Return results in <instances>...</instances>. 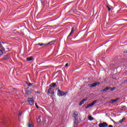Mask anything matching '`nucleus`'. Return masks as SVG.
<instances>
[{"label":"nucleus","mask_w":127,"mask_h":127,"mask_svg":"<svg viewBox=\"0 0 127 127\" xmlns=\"http://www.w3.org/2000/svg\"><path fill=\"white\" fill-rule=\"evenodd\" d=\"M109 90L113 92V91H115V90H116V87H107L104 88V89L100 90V92H107V91H109Z\"/></svg>","instance_id":"f257e3e1"},{"label":"nucleus","mask_w":127,"mask_h":127,"mask_svg":"<svg viewBox=\"0 0 127 127\" xmlns=\"http://www.w3.org/2000/svg\"><path fill=\"white\" fill-rule=\"evenodd\" d=\"M32 93V89H29V87H28L25 89V95L26 96H29Z\"/></svg>","instance_id":"f03ea898"},{"label":"nucleus","mask_w":127,"mask_h":127,"mask_svg":"<svg viewBox=\"0 0 127 127\" xmlns=\"http://www.w3.org/2000/svg\"><path fill=\"white\" fill-rule=\"evenodd\" d=\"M67 93H65L64 91H62L60 89H58V96H59V97H63V96H66V94Z\"/></svg>","instance_id":"7ed1b4c3"},{"label":"nucleus","mask_w":127,"mask_h":127,"mask_svg":"<svg viewBox=\"0 0 127 127\" xmlns=\"http://www.w3.org/2000/svg\"><path fill=\"white\" fill-rule=\"evenodd\" d=\"M42 123L43 126H45V127H48L49 125V123H48V121L46 120V119H45V118L42 117Z\"/></svg>","instance_id":"20e7f679"},{"label":"nucleus","mask_w":127,"mask_h":127,"mask_svg":"<svg viewBox=\"0 0 127 127\" xmlns=\"http://www.w3.org/2000/svg\"><path fill=\"white\" fill-rule=\"evenodd\" d=\"M28 101L29 105H30L31 106H32V105H34V97H32V98L29 97L28 98Z\"/></svg>","instance_id":"39448f33"},{"label":"nucleus","mask_w":127,"mask_h":127,"mask_svg":"<svg viewBox=\"0 0 127 127\" xmlns=\"http://www.w3.org/2000/svg\"><path fill=\"white\" fill-rule=\"evenodd\" d=\"M3 60H5V61L9 60V59H10V54L7 53V54H5L3 56Z\"/></svg>","instance_id":"423d86ee"},{"label":"nucleus","mask_w":127,"mask_h":127,"mask_svg":"<svg viewBox=\"0 0 127 127\" xmlns=\"http://www.w3.org/2000/svg\"><path fill=\"white\" fill-rule=\"evenodd\" d=\"M73 117L75 120V121L74 122V125H77V122L78 121V114H76L74 112L73 114Z\"/></svg>","instance_id":"0eeeda50"},{"label":"nucleus","mask_w":127,"mask_h":127,"mask_svg":"<svg viewBox=\"0 0 127 127\" xmlns=\"http://www.w3.org/2000/svg\"><path fill=\"white\" fill-rule=\"evenodd\" d=\"M101 84V82H94L92 84H90L88 85L89 88H94V87H96L97 85H100Z\"/></svg>","instance_id":"6e6552de"},{"label":"nucleus","mask_w":127,"mask_h":127,"mask_svg":"<svg viewBox=\"0 0 127 127\" xmlns=\"http://www.w3.org/2000/svg\"><path fill=\"white\" fill-rule=\"evenodd\" d=\"M108 126V124L106 122H103V123H100L98 125L99 127H107Z\"/></svg>","instance_id":"1a4fd4ad"},{"label":"nucleus","mask_w":127,"mask_h":127,"mask_svg":"<svg viewBox=\"0 0 127 127\" xmlns=\"http://www.w3.org/2000/svg\"><path fill=\"white\" fill-rule=\"evenodd\" d=\"M86 101L87 99H83L79 102V106H82V105H83L85 102H86Z\"/></svg>","instance_id":"9d476101"},{"label":"nucleus","mask_w":127,"mask_h":127,"mask_svg":"<svg viewBox=\"0 0 127 127\" xmlns=\"http://www.w3.org/2000/svg\"><path fill=\"white\" fill-rule=\"evenodd\" d=\"M27 86L29 87H32V88H35V85H34V83H27Z\"/></svg>","instance_id":"9b49d317"},{"label":"nucleus","mask_w":127,"mask_h":127,"mask_svg":"<svg viewBox=\"0 0 127 127\" xmlns=\"http://www.w3.org/2000/svg\"><path fill=\"white\" fill-rule=\"evenodd\" d=\"M37 123H42V117H39V118L37 120Z\"/></svg>","instance_id":"f8f14e48"},{"label":"nucleus","mask_w":127,"mask_h":127,"mask_svg":"<svg viewBox=\"0 0 127 127\" xmlns=\"http://www.w3.org/2000/svg\"><path fill=\"white\" fill-rule=\"evenodd\" d=\"M51 42H51L50 43H49V44H44L43 43H39L38 44H37V45H39L40 46H43V45H44V46H46V45H48V44H50V43H51Z\"/></svg>","instance_id":"ddd939ff"},{"label":"nucleus","mask_w":127,"mask_h":127,"mask_svg":"<svg viewBox=\"0 0 127 127\" xmlns=\"http://www.w3.org/2000/svg\"><path fill=\"white\" fill-rule=\"evenodd\" d=\"M74 27L71 28L70 33L68 35V36H71V34H73V33H74Z\"/></svg>","instance_id":"4468645a"},{"label":"nucleus","mask_w":127,"mask_h":127,"mask_svg":"<svg viewBox=\"0 0 127 127\" xmlns=\"http://www.w3.org/2000/svg\"><path fill=\"white\" fill-rule=\"evenodd\" d=\"M50 87H56V83L53 82L50 85Z\"/></svg>","instance_id":"2eb2a0df"},{"label":"nucleus","mask_w":127,"mask_h":127,"mask_svg":"<svg viewBox=\"0 0 127 127\" xmlns=\"http://www.w3.org/2000/svg\"><path fill=\"white\" fill-rule=\"evenodd\" d=\"M119 99H120V98H116V99H113V100H111L112 103H115L116 102H117V101H118Z\"/></svg>","instance_id":"dca6fc26"},{"label":"nucleus","mask_w":127,"mask_h":127,"mask_svg":"<svg viewBox=\"0 0 127 127\" xmlns=\"http://www.w3.org/2000/svg\"><path fill=\"white\" fill-rule=\"evenodd\" d=\"M92 106H94V104H93V103L89 104L88 106H87L85 108L86 109H88V108H89V107H92Z\"/></svg>","instance_id":"f3484780"},{"label":"nucleus","mask_w":127,"mask_h":127,"mask_svg":"<svg viewBox=\"0 0 127 127\" xmlns=\"http://www.w3.org/2000/svg\"><path fill=\"white\" fill-rule=\"evenodd\" d=\"M33 59V58H32V57H30L27 58V61H31V60H32Z\"/></svg>","instance_id":"a211bd4d"},{"label":"nucleus","mask_w":127,"mask_h":127,"mask_svg":"<svg viewBox=\"0 0 127 127\" xmlns=\"http://www.w3.org/2000/svg\"><path fill=\"white\" fill-rule=\"evenodd\" d=\"M126 120V118H123L122 120H120L119 123L120 124H123V122Z\"/></svg>","instance_id":"6ab92c4d"},{"label":"nucleus","mask_w":127,"mask_h":127,"mask_svg":"<svg viewBox=\"0 0 127 127\" xmlns=\"http://www.w3.org/2000/svg\"><path fill=\"white\" fill-rule=\"evenodd\" d=\"M88 119H89V121H93V120H94V118L93 117H92V116H89L88 117Z\"/></svg>","instance_id":"aec40b11"},{"label":"nucleus","mask_w":127,"mask_h":127,"mask_svg":"<svg viewBox=\"0 0 127 127\" xmlns=\"http://www.w3.org/2000/svg\"><path fill=\"white\" fill-rule=\"evenodd\" d=\"M51 90H52V88L50 87L49 88L48 90V94H50V92H51Z\"/></svg>","instance_id":"412c9836"},{"label":"nucleus","mask_w":127,"mask_h":127,"mask_svg":"<svg viewBox=\"0 0 127 127\" xmlns=\"http://www.w3.org/2000/svg\"><path fill=\"white\" fill-rule=\"evenodd\" d=\"M3 54V52H2V50H0V55H2Z\"/></svg>","instance_id":"4be33fe9"},{"label":"nucleus","mask_w":127,"mask_h":127,"mask_svg":"<svg viewBox=\"0 0 127 127\" xmlns=\"http://www.w3.org/2000/svg\"><path fill=\"white\" fill-rule=\"evenodd\" d=\"M51 95H54L55 93H54V91H52L51 92H50V93Z\"/></svg>","instance_id":"5701e85b"},{"label":"nucleus","mask_w":127,"mask_h":127,"mask_svg":"<svg viewBox=\"0 0 127 127\" xmlns=\"http://www.w3.org/2000/svg\"><path fill=\"white\" fill-rule=\"evenodd\" d=\"M107 7L108 8V11H110L111 10V8L109 7L108 5H107Z\"/></svg>","instance_id":"b1692460"},{"label":"nucleus","mask_w":127,"mask_h":127,"mask_svg":"<svg viewBox=\"0 0 127 127\" xmlns=\"http://www.w3.org/2000/svg\"><path fill=\"white\" fill-rule=\"evenodd\" d=\"M0 48L1 49H2V48H3V47H2V45H1V44L0 43Z\"/></svg>","instance_id":"393cba45"},{"label":"nucleus","mask_w":127,"mask_h":127,"mask_svg":"<svg viewBox=\"0 0 127 127\" xmlns=\"http://www.w3.org/2000/svg\"><path fill=\"white\" fill-rule=\"evenodd\" d=\"M96 103H97V100H95L92 102V104H93V105H95V104H96Z\"/></svg>","instance_id":"a878e982"},{"label":"nucleus","mask_w":127,"mask_h":127,"mask_svg":"<svg viewBox=\"0 0 127 127\" xmlns=\"http://www.w3.org/2000/svg\"><path fill=\"white\" fill-rule=\"evenodd\" d=\"M22 115V112H19V117H21Z\"/></svg>","instance_id":"bb28decb"},{"label":"nucleus","mask_w":127,"mask_h":127,"mask_svg":"<svg viewBox=\"0 0 127 127\" xmlns=\"http://www.w3.org/2000/svg\"><path fill=\"white\" fill-rule=\"evenodd\" d=\"M35 105L37 109H39V107H38V106H37V103H35Z\"/></svg>","instance_id":"cd10ccee"},{"label":"nucleus","mask_w":127,"mask_h":127,"mask_svg":"<svg viewBox=\"0 0 127 127\" xmlns=\"http://www.w3.org/2000/svg\"><path fill=\"white\" fill-rule=\"evenodd\" d=\"M68 66H69V64H65L64 67H68Z\"/></svg>","instance_id":"c85d7f7f"},{"label":"nucleus","mask_w":127,"mask_h":127,"mask_svg":"<svg viewBox=\"0 0 127 127\" xmlns=\"http://www.w3.org/2000/svg\"><path fill=\"white\" fill-rule=\"evenodd\" d=\"M35 93H37V94H40V91H35Z\"/></svg>","instance_id":"c756f323"},{"label":"nucleus","mask_w":127,"mask_h":127,"mask_svg":"<svg viewBox=\"0 0 127 127\" xmlns=\"http://www.w3.org/2000/svg\"><path fill=\"white\" fill-rule=\"evenodd\" d=\"M28 127H31V124H28Z\"/></svg>","instance_id":"7c9ffc66"},{"label":"nucleus","mask_w":127,"mask_h":127,"mask_svg":"<svg viewBox=\"0 0 127 127\" xmlns=\"http://www.w3.org/2000/svg\"><path fill=\"white\" fill-rule=\"evenodd\" d=\"M109 127H114L112 125H109Z\"/></svg>","instance_id":"2f4dec72"},{"label":"nucleus","mask_w":127,"mask_h":127,"mask_svg":"<svg viewBox=\"0 0 127 127\" xmlns=\"http://www.w3.org/2000/svg\"><path fill=\"white\" fill-rule=\"evenodd\" d=\"M124 52V53H127V51H125Z\"/></svg>","instance_id":"473e14b6"},{"label":"nucleus","mask_w":127,"mask_h":127,"mask_svg":"<svg viewBox=\"0 0 127 127\" xmlns=\"http://www.w3.org/2000/svg\"><path fill=\"white\" fill-rule=\"evenodd\" d=\"M77 36H78V35H76L75 37H74V38H76L77 37Z\"/></svg>","instance_id":"72a5a7b5"},{"label":"nucleus","mask_w":127,"mask_h":127,"mask_svg":"<svg viewBox=\"0 0 127 127\" xmlns=\"http://www.w3.org/2000/svg\"><path fill=\"white\" fill-rule=\"evenodd\" d=\"M2 43L3 44H4V42H2Z\"/></svg>","instance_id":"f704fd0d"},{"label":"nucleus","mask_w":127,"mask_h":127,"mask_svg":"<svg viewBox=\"0 0 127 127\" xmlns=\"http://www.w3.org/2000/svg\"><path fill=\"white\" fill-rule=\"evenodd\" d=\"M42 3V4H43V3Z\"/></svg>","instance_id":"c9c22d12"},{"label":"nucleus","mask_w":127,"mask_h":127,"mask_svg":"<svg viewBox=\"0 0 127 127\" xmlns=\"http://www.w3.org/2000/svg\"><path fill=\"white\" fill-rule=\"evenodd\" d=\"M42 3V4H43V3Z\"/></svg>","instance_id":"e433bc0d"},{"label":"nucleus","mask_w":127,"mask_h":127,"mask_svg":"<svg viewBox=\"0 0 127 127\" xmlns=\"http://www.w3.org/2000/svg\"><path fill=\"white\" fill-rule=\"evenodd\" d=\"M66 64H68V63H66Z\"/></svg>","instance_id":"4c0bfd02"},{"label":"nucleus","mask_w":127,"mask_h":127,"mask_svg":"<svg viewBox=\"0 0 127 127\" xmlns=\"http://www.w3.org/2000/svg\"><path fill=\"white\" fill-rule=\"evenodd\" d=\"M5 124V125H6V124H5V123H4Z\"/></svg>","instance_id":"58836bf2"}]
</instances>
